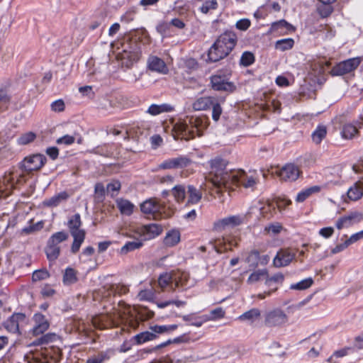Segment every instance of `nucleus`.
I'll list each match as a JSON object with an SVG mask.
<instances>
[{
  "instance_id": "obj_1",
  "label": "nucleus",
  "mask_w": 363,
  "mask_h": 363,
  "mask_svg": "<svg viewBox=\"0 0 363 363\" xmlns=\"http://www.w3.org/2000/svg\"><path fill=\"white\" fill-rule=\"evenodd\" d=\"M211 170L208 181L212 184L215 193L219 194L223 189L234 190L235 187L242 186L253 191L259 180L256 172H246L241 169L227 171L226 162L220 157L209 161Z\"/></svg>"
},
{
  "instance_id": "obj_2",
  "label": "nucleus",
  "mask_w": 363,
  "mask_h": 363,
  "mask_svg": "<svg viewBox=\"0 0 363 363\" xmlns=\"http://www.w3.org/2000/svg\"><path fill=\"white\" fill-rule=\"evenodd\" d=\"M208 125V119L206 117H186L179 121L174 126V131L177 137L186 140L200 136Z\"/></svg>"
},
{
  "instance_id": "obj_3",
  "label": "nucleus",
  "mask_w": 363,
  "mask_h": 363,
  "mask_svg": "<svg viewBox=\"0 0 363 363\" xmlns=\"http://www.w3.org/2000/svg\"><path fill=\"white\" fill-rule=\"evenodd\" d=\"M131 316V308L130 306H119L112 313L101 314L93 317L91 322L95 328L104 329L125 323Z\"/></svg>"
},
{
  "instance_id": "obj_4",
  "label": "nucleus",
  "mask_w": 363,
  "mask_h": 363,
  "mask_svg": "<svg viewBox=\"0 0 363 363\" xmlns=\"http://www.w3.org/2000/svg\"><path fill=\"white\" fill-rule=\"evenodd\" d=\"M140 209L143 213L152 217L155 220L170 217L173 213L172 210L166 211L165 206L162 205L156 199H150L145 201L140 205Z\"/></svg>"
},
{
  "instance_id": "obj_5",
  "label": "nucleus",
  "mask_w": 363,
  "mask_h": 363,
  "mask_svg": "<svg viewBox=\"0 0 363 363\" xmlns=\"http://www.w3.org/2000/svg\"><path fill=\"white\" fill-rule=\"evenodd\" d=\"M67 225L70 233L74 238L72 245V252L76 253L79 251L85 238V232L80 228L82 222L79 214L77 213L72 216L69 218Z\"/></svg>"
},
{
  "instance_id": "obj_6",
  "label": "nucleus",
  "mask_w": 363,
  "mask_h": 363,
  "mask_svg": "<svg viewBox=\"0 0 363 363\" xmlns=\"http://www.w3.org/2000/svg\"><path fill=\"white\" fill-rule=\"evenodd\" d=\"M68 238V234L60 231L52 234L47 242L45 252L50 262L55 261L60 254L59 245Z\"/></svg>"
},
{
  "instance_id": "obj_7",
  "label": "nucleus",
  "mask_w": 363,
  "mask_h": 363,
  "mask_svg": "<svg viewBox=\"0 0 363 363\" xmlns=\"http://www.w3.org/2000/svg\"><path fill=\"white\" fill-rule=\"evenodd\" d=\"M236 42V35L233 32H226L219 36L211 48L219 50L220 57H225L233 49Z\"/></svg>"
},
{
  "instance_id": "obj_8",
  "label": "nucleus",
  "mask_w": 363,
  "mask_h": 363,
  "mask_svg": "<svg viewBox=\"0 0 363 363\" xmlns=\"http://www.w3.org/2000/svg\"><path fill=\"white\" fill-rule=\"evenodd\" d=\"M236 42V35L233 32H226L219 36L211 48L219 50L220 57H225L233 49Z\"/></svg>"
},
{
  "instance_id": "obj_9",
  "label": "nucleus",
  "mask_w": 363,
  "mask_h": 363,
  "mask_svg": "<svg viewBox=\"0 0 363 363\" xmlns=\"http://www.w3.org/2000/svg\"><path fill=\"white\" fill-rule=\"evenodd\" d=\"M362 57L350 58L336 64L330 70L333 76H342L355 70L362 62Z\"/></svg>"
},
{
  "instance_id": "obj_10",
  "label": "nucleus",
  "mask_w": 363,
  "mask_h": 363,
  "mask_svg": "<svg viewBox=\"0 0 363 363\" xmlns=\"http://www.w3.org/2000/svg\"><path fill=\"white\" fill-rule=\"evenodd\" d=\"M51 352V350H44L26 354L24 361L27 363H57L59 356H52Z\"/></svg>"
},
{
  "instance_id": "obj_11",
  "label": "nucleus",
  "mask_w": 363,
  "mask_h": 363,
  "mask_svg": "<svg viewBox=\"0 0 363 363\" xmlns=\"http://www.w3.org/2000/svg\"><path fill=\"white\" fill-rule=\"evenodd\" d=\"M275 212V203L269 201H257L250 207L247 214L259 213L264 218H269L273 216Z\"/></svg>"
},
{
  "instance_id": "obj_12",
  "label": "nucleus",
  "mask_w": 363,
  "mask_h": 363,
  "mask_svg": "<svg viewBox=\"0 0 363 363\" xmlns=\"http://www.w3.org/2000/svg\"><path fill=\"white\" fill-rule=\"evenodd\" d=\"M287 321V315L280 308L269 311L264 315V323L268 327L281 326Z\"/></svg>"
},
{
  "instance_id": "obj_13",
  "label": "nucleus",
  "mask_w": 363,
  "mask_h": 363,
  "mask_svg": "<svg viewBox=\"0 0 363 363\" xmlns=\"http://www.w3.org/2000/svg\"><path fill=\"white\" fill-rule=\"evenodd\" d=\"M135 232L142 240H147L160 235L162 232V227L156 223H151L137 227Z\"/></svg>"
},
{
  "instance_id": "obj_14",
  "label": "nucleus",
  "mask_w": 363,
  "mask_h": 363,
  "mask_svg": "<svg viewBox=\"0 0 363 363\" xmlns=\"http://www.w3.org/2000/svg\"><path fill=\"white\" fill-rule=\"evenodd\" d=\"M45 157L40 154L33 155L27 157L21 162L22 169L28 172L40 169L45 164Z\"/></svg>"
},
{
  "instance_id": "obj_15",
  "label": "nucleus",
  "mask_w": 363,
  "mask_h": 363,
  "mask_svg": "<svg viewBox=\"0 0 363 363\" xmlns=\"http://www.w3.org/2000/svg\"><path fill=\"white\" fill-rule=\"evenodd\" d=\"M246 215H234L223 218L214 223V228L216 230H223L226 228L235 227L242 224Z\"/></svg>"
},
{
  "instance_id": "obj_16",
  "label": "nucleus",
  "mask_w": 363,
  "mask_h": 363,
  "mask_svg": "<svg viewBox=\"0 0 363 363\" xmlns=\"http://www.w3.org/2000/svg\"><path fill=\"white\" fill-rule=\"evenodd\" d=\"M362 220V213L357 211L351 212L347 215H345L338 218L337 220L336 221L335 225L338 230H341L342 228H349L352 225L360 222Z\"/></svg>"
},
{
  "instance_id": "obj_17",
  "label": "nucleus",
  "mask_w": 363,
  "mask_h": 363,
  "mask_svg": "<svg viewBox=\"0 0 363 363\" xmlns=\"http://www.w3.org/2000/svg\"><path fill=\"white\" fill-rule=\"evenodd\" d=\"M26 319L24 314L21 313H13L6 321L3 325L5 329L11 333H19V324Z\"/></svg>"
},
{
  "instance_id": "obj_18",
  "label": "nucleus",
  "mask_w": 363,
  "mask_h": 363,
  "mask_svg": "<svg viewBox=\"0 0 363 363\" xmlns=\"http://www.w3.org/2000/svg\"><path fill=\"white\" fill-rule=\"evenodd\" d=\"M118 57L121 60L123 66L130 67L134 62L138 60L140 52L136 47L131 48L130 50L125 49L122 52L118 54Z\"/></svg>"
},
{
  "instance_id": "obj_19",
  "label": "nucleus",
  "mask_w": 363,
  "mask_h": 363,
  "mask_svg": "<svg viewBox=\"0 0 363 363\" xmlns=\"http://www.w3.org/2000/svg\"><path fill=\"white\" fill-rule=\"evenodd\" d=\"M277 174L281 179L292 182L298 179L300 175V170L296 165L287 164L284 166Z\"/></svg>"
},
{
  "instance_id": "obj_20",
  "label": "nucleus",
  "mask_w": 363,
  "mask_h": 363,
  "mask_svg": "<svg viewBox=\"0 0 363 363\" xmlns=\"http://www.w3.org/2000/svg\"><path fill=\"white\" fill-rule=\"evenodd\" d=\"M363 126V116L360 121H357L355 124L347 123L343 125L341 130V136L344 139L350 140L354 138L359 133V129Z\"/></svg>"
},
{
  "instance_id": "obj_21",
  "label": "nucleus",
  "mask_w": 363,
  "mask_h": 363,
  "mask_svg": "<svg viewBox=\"0 0 363 363\" xmlns=\"http://www.w3.org/2000/svg\"><path fill=\"white\" fill-rule=\"evenodd\" d=\"M174 284L177 288L187 289L192 287L195 282L190 279L189 273L186 272H174Z\"/></svg>"
},
{
  "instance_id": "obj_22",
  "label": "nucleus",
  "mask_w": 363,
  "mask_h": 363,
  "mask_svg": "<svg viewBox=\"0 0 363 363\" xmlns=\"http://www.w3.org/2000/svg\"><path fill=\"white\" fill-rule=\"evenodd\" d=\"M295 254L288 249L280 250L273 260V264L276 267H282L287 266L294 259Z\"/></svg>"
},
{
  "instance_id": "obj_23",
  "label": "nucleus",
  "mask_w": 363,
  "mask_h": 363,
  "mask_svg": "<svg viewBox=\"0 0 363 363\" xmlns=\"http://www.w3.org/2000/svg\"><path fill=\"white\" fill-rule=\"evenodd\" d=\"M148 68L159 74H166L168 73V67L165 62L157 56H150L147 60Z\"/></svg>"
},
{
  "instance_id": "obj_24",
  "label": "nucleus",
  "mask_w": 363,
  "mask_h": 363,
  "mask_svg": "<svg viewBox=\"0 0 363 363\" xmlns=\"http://www.w3.org/2000/svg\"><path fill=\"white\" fill-rule=\"evenodd\" d=\"M35 325L32 329L33 335H39L45 332L49 328V323L45 317L40 313H35L33 316Z\"/></svg>"
},
{
  "instance_id": "obj_25",
  "label": "nucleus",
  "mask_w": 363,
  "mask_h": 363,
  "mask_svg": "<svg viewBox=\"0 0 363 363\" xmlns=\"http://www.w3.org/2000/svg\"><path fill=\"white\" fill-rule=\"evenodd\" d=\"M211 84L213 88L217 91H233L235 89L233 83L225 81L218 75H214L211 77Z\"/></svg>"
},
{
  "instance_id": "obj_26",
  "label": "nucleus",
  "mask_w": 363,
  "mask_h": 363,
  "mask_svg": "<svg viewBox=\"0 0 363 363\" xmlns=\"http://www.w3.org/2000/svg\"><path fill=\"white\" fill-rule=\"evenodd\" d=\"M322 189L323 186L320 185H315L305 188L297 194L295 201L298 203L303 202L311 196L318 194Z\"/></svg>"
},
{
  "instance_id": "obj_27",
  "label": "nucleus",
  "mask_w": 363,
  "mask_h": 363,
  "mask_svg": "<svg viewBox=\"0 0 363 363\" xmlns=\"http://www.w3.org/2000/svg\"><path fill=\"white\" fill-rule=\"evenodd\" d=\"M261 317V311L257 308H253L240 315L238 319L240 321L247 322L250 324L258 320Z\"/></svg>"
},
{
  "instance_id": "obj_28",
  "label": "nucleus",
  "mask_w": 363,
  "mask_h": 363,
  "mask_svg": "<svg viewBox=\"0 0 363 363\" xmlns=\"http://www.w3.org/2000/svg\"><path fill=\"white\" fill-rule=\"evenodd\" d=\"M347 197L351 201H357L363 196V180L353 184L347 192Z\"/></svg>"
},
{
  "instance_id": "obj_29",
  "label": "nucleus",
  "mask_w": 363,
  "mask_h": 363,
  "mask_svg": "<svg viewBox=\"0 0 363 363\" xmlns=\"http://www.w3.org/2000/svg\"><path fill=\"white\" fill-rule=\"evenodd\" d=\"M69 195L66 191H62L54 195L50 199L44 200L43 203V206L47 207H55L60 205L62 202L66 201Z\"/></svg>"
},
{
  "instance_id": "obj_30",
  "label": "nucleus",
  "mask_w": 363,
  "mask_h": 363,
  "mask_svg": "<svg viewBox=\"0 0 363 363\" xmlns=\"http://www.w3.org/2000/svg\"><path fill=\"white\" fill-rule=\"evenodd\" d=\"M180 232L177 229H172L167 233L163 242L167 247H174L180 242Z\"/></svg>"
},
{
  "instance_id": "obj_31",
  "label": "nucleus",
  "mask_w": 363,
  "mask_h": 363,
  "mask_svg": "<svg viewBox=\"0 0 363 363\" xmlns=\"http://www.w3.org/2000/svg\"><path fill=\"white\" fill-rule=\"evenodd\" d=\"M215 99L211 96L200 97L194 102L192 107L195 111L206 110L213 104Z\"/></svg>"
},
{
  "instance_id": "obj_32",
  "label": "nucleus",
  "mask_w": 363,
  "mask_h": 363,
  "mask_svg": "<svg viewBox=\"0 0 363 363\" xmlns=\"http://www.w3.org/2000/svg\"><path fill=\"white\" fill-rule=\"evenodd\" d=\"M186 195L187 204H196L201 201L202 198V194L201 191L193 185L187 186Z\"/></svg>"
},
{
  "instance_id": "obj_33",
  "label": "nucleus",
  "mask_w": 363,
  "mask_h": 363,
  "mask_svg": "<svg viewBox=\"0 0 363 363\" xmlns=\"http://www.w3.org/2000/svg\"><path fill=\"white\" fill-rule=\"evenodd\" d=\"M157 338V335L152 330H147L133 336V340L136 345H142L145 342L152 341Z\"/></svg>"
},
{
  "instance_id": "obj_34",
  "label": "nucleus",
  "mask_w": 363,
  "mask_h": 363,
  "mask_svg": "<svg viewBox=\"0 0 363 363\" xmlns=\"http://www.w3.org/2000/svg\"><path fill=\"white\" fill-rule=\"evenodd\" d=\"M116 206L121 213L130 216L133 213L135 206L130 201L124 199H118Z\"/></svg>"
},
{
  "instance_id": "obj_35",
  "label": "nucleus",
  "mask_w": 363,
  "mask_h": 363,
  "mask_svg": "<svg viewBox=\"0 0 363 363\" xmlns=\"http://www.w3.org/2000/svg\"><path fill=\"white\" fill-rule=\"evenodd\" d=\"M173 110L171 105L167 104H152L148 108L147 113L152 116H157L163 113L170 112Z\"/></svg>"
},
{
  "instance_id": "obj_36",
  "label": "nucleus",
  "mask_w": 363,
  "mask_h": 363,
  "mask_svg": "<svg viewBox=\"0 0 363 363\" xmlns=\"http://www.w3.org/2000/svg\"><path fill=\"white\" fill-rule=\"evenodd\" d=\"M187 188L183 184L175 185L171 190L175 201L178 203L183 202L186 196Z\"/></svg>"
},
{
  "instance_id": "obj_37",
  "label": "nucleus",
  "mask_w": 363,
  "mask_h": 363,
  "mask_svg": "<svg viewBox=\"0 0 363 363\" xmlns=\"http://www.w3.org/2000/svg\"><path fill=\"white\" fill-rule=\"evenodd\" d=\"M267 275H268L267 269H257L250 274L247 281L248 284H255L261 280L266 281V277H267Z\"/></svg>"
},
{
  "instance_id": "obj_38",
  "label": "nucleus",
  "mask_w": 363,
  "mask_h": 363,
  "mask_svg": "<svg viewBox=\"0 0 363 363\" xmlns=\"http://www.w3.org/2000/svg\"><path fill=\"white\" fill-rule=\"evenodd\" d=\"M177 328L178 325L177 324L163 325H155L150 326V330L153 331V333L157 335L160 334L169 333L177 329Z\"/></svg>"
},
{
  "instance_id": "obj_39",
  "label": "nucleus",
  "mask_w": 363,
  "mask_h": 363,
  "mask_svg": "<svg viewBox=\"0 0 363 363\" xmlns=\"http://www.w3.org/2000/svg\"><path fill=\"white\" fill-rule=\"evenodd\" d=\"M174 272H164L159 276L158 285L162 289L166 288L170 283H174Z\"/></svg>"
},
{
  "instance_id": "obj_40",
  "label": "nucleus",
  "mask_w": 363,
  "mask_h": 363,
  "mask_svg": "<svg viewBox=\"0 0 363 363\" xmlns=\"http://www.w3.org/2000/svg\"><path fill=\"white\" fill-rule=\"evenodd\" d=\"M294 45V40L293 38H284L277 40L275 43V48L280 51H286L293 48Z\"/></svg>"
},
{
  "instance_id": "obj_41",
  "label": "nucleus",
  "mask_w": 363,
  "mask_h": 363,
  "mask_svg": "<svg viewBox=\"0 0 363 363\" xmlns=\"http://www.w3.org/2000/svg\"><path fill=\"white\" fill-rule=\"evenodd\" d=\"M143 246L142 240H137L126 242L121 249V254H127L129 252L139 249Z\"/></svg>"
},
{
  "instance_id": "obj_42",
  "label": "nucleus",
  "mask_w": 363,
  "mask_h": 363,
  "mask_svg": "<svg viewBox=\"0 0 363 363\" xmlns=\"http://www.w3.org/2000/svg\"><path fill=\"white\" fill-rule=\"evenodd\" d=\"M77 281L76 271L70 267L65 269L63 276V282L65 284L69 285L75 283Z\"/></svg>"
},
{
  "instance_id": "obj_43",
  "label": "nucleus",
  "mask_w": 363,
  "mask_h": 363,
  "mask_svg": "<svg viewBox=\"0 0 363 363\" xmlns=\"http://www.w3.org/2000/svg\"><path fill=\"white\" fill-rule=\"evenodd\" d=\"M175 169H182L189 166L192 161L186 156L173 157Z\"/></svg>"
},
{
  "instance_id": "obj_44",
  "label": "nucleus",
  "mask_w": 363,
  "mask_h": 363,
  "mask_svg": "<svg viewBox=\"0 0 363 363\" xmlns=\"http://www.w3.org/2000/svg\"><path fill=\"white\" fill-rule=\"evenodd\" d=\"M110 351L100 352L97 354L89 358L86 363H102L110 358Z\"/></svg>"
},
{
  "instance_id": "obj_45",
  "label": "nucleus",
  "mask_w": 363,
  "mask_h": 363,
  "mask_svg": "<svg viewBox=\"0 0 363 363\" xmlns=\"http://www.w3.org/2000/svg\"><path fill=\"white\" fill-rule=\"evenodd\" d=\"M326 128L324 126H318L312 134V139L316 144L320 143L326 135Z\"/></svg>"
},
{
  "instance_id": "obj_46",
  "label": "nucleus",
  "mask_w": 363,
  "mask_h": 363,
  "mask_svg": "<svg viewBox=\"0 0 363 363\" xmlns=\"http://www.w3.org/2000/svg\"><path fill=\"white\" fill-rule=\"evenodd\" d=\"M312 284L313 279L311 278H307L296 284H291L290 286V289L294 290H304L309 288Z\"/></svg>"
},
{
  "instance_id": "obj_47",
  "label": "nucleus",
  "mask_w": 363,
  "mask_h": 363,
  "mask_svg": "<svg viewBox=\"0 0 363 363\" xmlns=\"http://www.w3.org/2000/svg\"><path fill=\"white\" fill-rule=\"evenodd\" d=\"M94 199L96 202H102L105 198V188L103 184L97 183L94 186Z\"/></svg>"
},
{
  "instance_id": "obj_48",
  "label": "nucleus",
  "mask_w": 363,
  "mask_h": 363,
  "mask_svg": "<svg viewBox=\"0 0 363 363\" xmlns=\"http://www.w3.org/2000/svg\"><path fill=\"white\" fill-rule=\"evenodd\" d=\"M284 281V275L281 273H277L272 277L269 274L266 277L265 285L271 287L273 284H281Z\"/></svg>"
},
{
  "instance_id": "obj_49",
  "label": "nucleus",
  "mask_w": 363,
  "mask_h": 363,
  "mask_svg": "<svg viewBox=\"0 0 363 363\" xmlns=\"http://www.w3.org/2000/svg\"><path fill=\"white\" fill-rule=\"evenodd\" d=\"M36 135L33 132H28L23 135H21L18 139H17V143L20 145H27L31 142H33Z\"/></svg>"
},
{
  "instance_id": "obj_50",
  "label": "nucleus",
  "mask_w": 363,
  "mask_h": 363,
  "mask_svg": "<svg viewBox=\"0 0 363 363\" xmlns=\"http://www.w3.org/2000/svg\"><path fill=\"white\" fill-rule=\"evenodd\" d=\"M218 7L217 0H207L200 7V11L203 13H208L212 10H216Z\"/></svg>"
},
{
  "instance_id": "obj_51",
  "label": "nucleus",
  "mask_w": 363,
  "mask_h": 363,
  "mask_svg": "<svg viewBox=\"0 0 363 363\" xmlns=\"http://www.w3.org/2000/svg\"><path fill=\"white\" fill-rule=\"evenodd\" d=\"M121 184L119 181L113 180L109 184H107L106 190L108 194H111L112 197L117 195L119 190L121 189Z\"/></svg>"
},
{
  "instance_id": "obj_52",
  "label": "nucleus",
  "mask_w": 363,
  "mask_h": 363,
  "mask_svg": "<svg viewBox=\"0 0 363 363\" xmlns=\"http://www.w3.org/2000/svg\"><path fill=\"white\" fill-rule=\"evenodd\" d=\"M173 157L167 159L159 164L154 169V172L159 170L174 169Z\"/></svg>"
},
{
  "instance_id": "obj_53",
  "label": "nucleus",
  "mask_w": 363,
  "mask_h": 363,
  "mask_svg": "<svg viewBox=\"0 0 363 363\" xmlns=\"http://www.w3.org/2000/svg\"><path fill=\"white\" fill-rule=\"evenodd\" d=\"M255 62L254 55L250 52H244L240 57V64L247 67Z\"/></svg>"
},
{
  "instance_id": "obj_54",
  "label": "nucleus",
  "mask_w": 363,
  "mask_h": 363,
  "mask_svg": "<svg viewBox=\"0 0 363 363\" xmlns=\"http://www.w3.org/2000/svg\"><path fill=\"white\" fill-rule=\"evenodd\" d=\"M138 297L140 301H151L155 297V292L152 289L141 290Z\"/></svg>"
},
{
  "instance_id": "obj_55",
  "label": "nucleus",
  "mask_w": 363,
  "mask_h": 363,
  "mask_svg": "<svg viewBox=\"0 0 363 363\" xmlns=\"http://www.w3.org/2000/svg\"><path fill=\"white\" fill-rule=\"evenodd\" d=\"M291 204V201L285 196L277 197L275 201V206L280 210H284L287 206Z\"/></svg>"
},
{
  "instance_id": "obj_56",
  "label": "nucleus",
  "mask_w": 363,
  "mask_h": 363,
  "mask_svg": "<svg viewBox=\"0 0 363 363\" xmlns=\"http://www.w3.org/2000/svg\"><path fill=\"white\" fill-rule=\"evenodd\" d=\"M281 28H285L286 30H294L293 26L284 20L273 23L272 25V30L273 31L278 30Z\"/></svg>"
},
{
  "instance_id": "obj_57",
  "label": "nucleus",
  "mask_w": 363,
  "mask_h": 363,
  "mask_svg": "<svg viewBox=\"0 0 363 363\" xmlns=\"http://www.w3.org/2000/svg\"><path fill=\"white\" fill-rule=\"evenodd\" d=\"M333 9L331 4H323L318 7V11L322 18H326L331 14Z\"/></svg>"
},
{
  "instance_id": "obj_58",
  "label": "nucleus",
  "mask_w": 363,
  "mask_h": 363,
  "mask_svg": "<svg viewBox=\"0 0 363 363\" xmlns=\"http://www.w3.org/2000/svg\"><path fill=\"white\" fill-rule=\"evenodd\" d=\"M9 101L10 98L7 94L3 90H0V113L7 108Z\"/></svg>"
},
{
  "instance_id": "obj_59",
  "label": "nucleus",
  "mask_w": 363,
  "mask_h": 363,
  "mask_svg": "<svg viewBox=\"0 0 363 363\" xmlns=\"http://www.w3.org/2000/svg\"><path fill=\"white\" fill-rule=\"evenodd\" d=\"M208 57L209 61L215 62L224 58L225 57H220L219 50L211 47L208 52Z\"/></svg>"
},
{
  "instance_id": "obj_60",
  "label": "nucleus",
  "mask_w": 363,
  "mask_h": 363,
  "mask_svg": "<svg viewBox=\"0 0 363 363\" xmlns=\"http://www.w3.org/2000/svg\"><path fill=\"white\" fill-rule=\"evenodd\" d=\"M259 253L257 250L252 251L246 259V262L251 266L256 267L258 264Z\"/></svg>"
},
{
  "instance_id": "obj_61",
  "label": "nucleus",
  "mask_w": 363,
  "mask_h": 363,
  "mask_svg": "<svg viewBox=\"0 0 363 363\" xmlns=\"http://www.w3.org/2000/svg\"><path fill=\"white\" fill-rule=\"evenodd\" d=\"M49 277V273L46 270L40 269L35 270L33 273L32 279L34 281L43 280Z\"/></svg>"
},
{
  "instance_id": "obj_62",
  "label": "nucleus",
  "mask_w": 363,
  "mask_h": 363,
  "mask_svg": "<svg viewBox=\"0 0 363 363\" xmlns=\"http://www.w3.org/2000/svg\"><path fill=\"white\" fill-rule=\"evenodd\" d=\"M211 106L213 108L212 118L215 121H217L220 118V114L222 113V108L216 99Z\"/></svg>"
},
{
  "instance_id": "obj_63",
  "label": "nucleus",
  "mask_w": 363,
  "mask_h": 363,
  "mask_svg": "<svg viewBox=\"0 0 363 363\" xmlns=\"http://www.w3.org/2000/svg\"><path fill=\"white\" fill-rule=\"evenodd\" d=\"M251 26V21L248 18H242L236 22L235 27L240 30H247Z\"/></svg>"
},
{
  "instance_id": "obj_64",
  "label": "nucleus",
  "mask_w": 363,
  "mask_h": 363,
  "mask_svg": "<svg viewBox=\"0 0 363 363\" xmlns=\"http://www.w3.org/2000/svg\"><path fill=\"white\" fill-rule=\"evenodd\" d=\"M281 229L282 226L279 223H272L269 225H267L264 228L267 232L273 235L279 233Z\"/></svg>"
}]
</instances>
